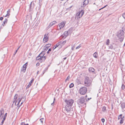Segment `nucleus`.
<instances>
[{
	"label": "nucleus",
	"instance_id": "nucleus-48",
	"mask_svg": "<svg viewBox=\"0 0 125 125\" xmlns=\"http://www.w3.org/2000/svg\"><path fill=\"white\" fill-rule=\"evenodd\" d=\"M21 125H26V124H25V123L24 122H22L21 123Z\"/></svg>",
	"mask_w": 125,
	"mask_h": 125
},
{
	"label": "nucleus",
	"instance_id": "nucleus-58",
	"mask_svg": "<svg viewBox=\"0 0 125 125\" xmlns=\"http://www.w3.org/2000/svg\"><path fill=\"white\" fill-rule=\"evenodd\" d=\"M6 118H3V119L2 120V121H5V119H6Z\"/></svg>",
	"mask_w": 125,
	"mask_h": 125
},
{
	"label": "nucleus",
	"instance_id": "nucleus-15",
	"mask_svg": "<svg viewBox=\"0 0 125 125\" xmlns=\"http://www.w3.org/2000/svg\"><path fill=\"white\" fill-rule=\"evenodd\" d=\"M89 71L90 72H92L93 73H95L94 72V69L92 67H90L89 69Z\"/></svg>",
	"mask_w": 125,
	"mask_h": 125
},
{
	"label": "nucleus",
	"instance_id": "nucleus-60",
	"mask_svg": "<svg viewBox=\"0 0 125 125\" xmlns=\"http://www.w3.org/2000/svg\"><path fill=\"white\" fill-rule=\"evenodd\" d=\"M47 37V36L46 35V34H45L44 36V38H46L47 37Z\"/></svg>",
	"mask_w": 125,
	"mask_h": 125
},
{
	"label": "nucleus",
	"instance_id": "nucleus-25",
	"mask_svg": "<svg viewBox=\"0 0 125 125\" xmlns=\"http://www.w3.org/2000/svg\"><path fill=\"white\" fill-rule=\"evenodd\" d=\"M122 114L118 116V120L121 119V118H124V116L122 117Z\"/></svg>",
	"mask_w": 125,
	"mask_h": 125
},
{
	"label": "nucleus",
	"instance_id": "nucleus-54",
	"mask_svg": "<svg viewBox=\"0 0 125 125\" xmlns=\"http://www.w3.org/2000/svg\"><path fill=\"white\" fill-rule=\"evenodd\" d=\"M24 65H25V66H26L27 67L28 65V62H26L25 64H24Z\"/></svg>",
	"mask_w": 125,
	"mask_h": 125
},
{
	"label": "nucleus",
	"instance_id": "nucleus-61",
	"mask_svg": "<svg viewBox=\"0 0 125 125\" xmlns=\"http://www.w3.org/2000/svg\"><path fill=\"white\" fill-rule=\"evenodd\" d=\"M40 65V63H39L38 62L37 63V64H36V65H37V66H39V65Z\"/></svg>",
	"mask_w": 125,
	"mask_h": 125
},
{
	"label": "nucleus",
	"instance_id": "nucleus-1",
	"mask_svg": "<svg viewBox=\"0 0 125 125\" xmlns=\"http://www.w3.org/2000/svg\"><path fill=\"white\" fill-rule=\"evenodd\" d=\"M124 32L123 30H120L118 32L117 36L121 42H122L124 39Z\"/></svg>",
	"mask_w": 125,
	"mask_h": 125
},
{
	"label": "nucleus",
	"instance_id": "nucleus-40",
	"mask_svg": "<svg viewBox=\"0 0 125 125\" xmlns=\"http://www.w3.org/2000/svg\"><path fill=\"white\" fill-rule=\"evenodd\" d=\"M55 100V98L54 97V101H53V102L51 104V105H54V101Z\"/></svg>",
	"mask_w": 125,
	"mask_h": 125
},
{
	"label": "nucleus",
	"instance_id": "nucleus-55",
	"mask_svg": "<svg viewBox=\"0 0 125 125\" xmlns=\"http://www.w3.org/2000/svg\"><path fill=\"white\" fill-rule=\"evenodd\" d=\"M52 26V25L51 23L49 25L48 27H51Z\"/></svg>",
	"mask_w": 125,
	"mask_h": 125
},
{
	"label": "nucleus",
	"instance_id": "nucleus-47",
	"mask_svg": "<svg viewBox=\"0 0 125 125\" xmlns=\"http://www.w3.org/2000/svg\"><path fill=\"white\" fill-rule=\"evenodd\" d=\"M125 86L124 85H122V88L123 89H124Z\"/></svg>",
	"mask_w": 125,
	"mask_h": 125
},
{
	"label": "nucleus",
	"instance_id": "nucleus-18",
	"mask_svg": "<svg viewBox=\"0 0 125 125\" xmlns=\"http://www.w3.org/2000/svg\"><path fill=\"white\" fill-rule=\"evenodd\" d=\"M8 20L7 19H5V20L3 21V23L2 24V25L3 26H4L5 25V24L7 23Z\"/></svg>",
	"mask_w": 125,
	"mask_h": 125
},
{
	"label": "nucleus",
	"instance_id": "nucleus-30",
	"mask_svg": "<svg viewBox=\"0 0 125 125\" xmlns=\"http://www.w3.org/2000/svg\"><path fill=\"white\" fill-rule=\"evenodd\" d=\"M4 109L1 108V110H0V113H4Z\"/></svg>",
	"mask_w": 125,
	"mask_h": 125
},
{
	"label": "nucleus",
	"instance_id": "nucleus-32",
	"mask_svg": "<svg viewBox=\"0 0 125 125\" xmlns=\"http://www.w3.org/2000/svg\"><path fill=\"white\" fill-rule=\"evenodd\" d=\"M106 107L105 106H104L102 108V111L104 112L105 111Z\"/></svg>",
	"mask_w": 125,
	"mask_h": 125
},
{
	"label": "nucleus",
	"instance_id": "nucleus-10",
	"mask_svg": "<svg viewBox=\"0 0 125 125\" xmlns=\"http://www.w3.org/2000/svg\"><path fill=\"white\" fill-rule=\"evenodd\" d=\"M71 106L66 105L65 106V109L67 112L70 111L71 110Z\"/></svg>",
	"mask_w": 125,
	"mask_h": 125
},
{
	"label": "nucleus",
	"instance_id": "nucleus-31",
	"mask_svg": "<svg viewBox=\"0 0 125 125\" xmlns=\"http://www.w3.org/2000/svg\"><path fill=\"white\" fill-rule=\"evenodd\" d=\"M26 70V67L25 68H22L21 69V71L24 73L25 72Z\"/></svg>",
	"mask_w": 125,
	"mask_h": 125
},
{
	"label": "nucleus",
	"instance_id": "nucleus-28",
	"mask_svg": "<svg viewBox=\"0 0 125 125\" xmlns=\"http://www.w3.org/2000/svg\"><path fill=\"white\" fill-rule=\"evenodd\" d=\"M79 16H78L77 14H76L75 16V19L76 20H78L79 19H80V17H79Z\"/></svg>",
	"mask_w": 125,
	"mask_h": 125
},
{
	"label": "nucleus",
	"instance_id": "nucleus-50",
	"mask_svg": "<svg viewBox=\"0 0 125 125\" xmlns=\"http://www.w3.org/2000/svg\"><path fill=\"white\" fill-rule=\"evenodd\" d=\"M36 60H40V58H39V57H37L36 58Z\"/></svg>",
	"mask_w": 125,
	"mask_h": 125
},
{
	"label": "nucleus",
	"instance_id": "nucleus-13",
	"mask_svg": "<svg viewBox=\"0 0 125 125\" xmlns=\"http://www.w3.org/2000/svg\"><path fill=\"white\" fill-rule=\"evenodd\" d=\"M89 3V0H85L83 2V6H81L82 7H84Z\"/></svg>",
	"mask_w": 125,
	"mask_h": 125
},
{
	"label": "nucleus",
	"instance_id": "nucleus-19",
	"mask_svg": "<svg viewBox=\"0 0 125 125\" xmlns=\"http://www.w3.org/2000/svg\"><path fill=\"white\" fill-rule=\"evenodd\" d=\"M34 6V4L33 2H32L30 4L29 8L30 9H31V7L32 8H33Z\"/></svg>",
	"mask_w": 125,
	"mask_h": 125
},
{
	"label": "nucleus",
	"instance_id": "nucleus-46",
	"mask_svg": "<svg viewBox=\"0 0 125 125\" xmlns=\"http://www.w3.org/2000/svg\"><path fill=\"white\" fill-rule=\"evenodd\" d=\"M107 5H106L105 6H104V7H102V8H101L99 10H101L102 9L105 8V7H106L107 6Z\"/></svg>",
	"mask_w": 125,
	"mask_h": 125
},
{
	"label": "nucleus",
	"instance_id": "nucleus-39",
	"mask_svg": "<svg viewBox=\"0 0 125 125\" xmlns=\"http://www.w3.org/2000/svg\"><path fill=\"white\" fill-rule=\"evenodd\" d=\"M7 113H6L4 115V116L3 117V118H6L7 116Z\"/></svg>",
	"mask_w": 125,
	"mask_h": 125
},
{
	"label": "nucleus",
	"instance_id": "nucleus-43",
	"mask_svg": "<svg viewBox=\"0 0 125 125\" xmlns=\"http://www.w3.org/2000/svg\"><path fill=\"white\" fill-rule=\"evenodd\" d=\"M92 99L91 98H88L87 99H86V101H88L90 99Z\"/></svg>",
	"mask_w": 125,
	"mask_h": 125
},
{
	"label": "nucleus",
	"instance_id": "nucleus-38",
	"mask_svg": "<svg viewBox=\"0 0 125 125\" xmlns=\"http://www.w3.org/2000/svg\"><path fill=\"white\" fill-rule=\"evenodd\" d=\"M81 46V45L80 44L79 46H78L76 48V49H78L80 48Z\"/></svg>",
	"mask_w": 125,
	"mask_h": 125
},
{
	"label": "nucleus",
	"instance_id": "nucleus-23",
	"mask_svg": "<svg viewBox=\"0 0 125 125\" xmlns=\"http://www.w3.org/2000/svg\"><path fill=\"white\" fill-rule=\"evenodd\" d=\"M48 40V37L46 38H44L43 39V41L44 42H46Z\"/></svg>",
	"mask_w": 125,
	"mask_h": 125
},
{
	"label": "nucleus",
	"instance_id": "nucleus-57",
	"mask_svg": "<svg viewBox=\"0 0 125 125\" xmlns=\"http://www.w3.org/2000/svg\"><path fill=\"white\" fill-rule=\"evenodd\" d=\"M48 51L51 52V48H49L48 50Z\"/></svg>",
	"mask_w": 125,
	"mask_h": 125
},
{
	"label": "nucleus",
	"instance_id": "nucleus-63",
	"mask_svg": "<svg viewBox=\"0 0 125 125\" xmlns=\"http://www.w3.org/2000/svg\"><path fill=\"white\" fill-rule=\"evenodd\" d=\"M17 50H16L15 52V53L14 54V55H15V54L17 52Z\"/></svg>",
	"mask_w": 125,
	"mask_h": 125
},
{
	"label": "nucleus",
	"instance_id": "nucleus-42",
	"mask_svg": "<svg viewBox=\"0 0 125 125\" xmlns=\"http://www.w3.org/2000/svg\"><path fill=\"white\" fill-rule=\"evenodd\" d=\"M43 120H44L43 118H42L41 119H40V120L41 122L42 123H43V121H42Z\"/></svg>",
	"mask_w": 125,
	"mask_h": 125
},
{
	"label": "nucleus",
	"instance_id": "nucleus-5",
	"mask_svg": "<svg viewBox=\"0 0 125 125\" xmlns=\"http://www.w3.org/2000/svg\"><path fill=\"white\" fill-rule=\"evenodd\" d=\"M65 102L66 104V105L72 106L74 103V100L72 99H70L68 100H66Z\"/></svg>",
	"mask_w": 125,
	"mask_h": 125
},
{
	"label": "nucleus",
	"instance_id": "nucleus-53",
	"mask_svg": "<svg viewBox=\"0 0 125 125\" xmlns=\"http://www.w3.org/2000/svg\"><path fill=\"white\" fill-rule=\"evenodd\" d=\"M3 116H0V119H2Z\"/></svg>",
	"mask_w": 125,
	"mask_h": 125
},
{
	"label": "nucleus",
	"instance_id": "nucleus-34",
	"mask_svg": "<svg viewBox=\"0 0 125 125\" xmlns=\"http://www.w3.org/2000/svg\"><path fill=\"white\" fill-rule=\"evenodd\" d=\"M45 51H43L40 53H42L41 55H41V56H43L45 55Z\"/></svg>",
	"mask_w": 125,
	"mask_h": 125
},
{
	"label": "nucleus",
	"instance_id": "nucleus-22",
	"mask_svg": "<svg viewBox=\"0 0 125 125\" xmlns=\"http://www.w3.org/2000/svg\"><path fill=\"white\" fill-rule=\"evenodd\" d=\"M121 106L122 109L125 108V103H122L121 104Z\"/></svg>",
	"mask_w": 125,
	"mask_h": 125
},
{
	"label": "nucleus",
	"instance_id": "nucleus-8",
	"mask_svg": "<svg viewBox=\"0 0 125 125\" xmlns=\"http://www.w3.org/2000/svg\"><path fill=\"white\" fill-rule=\"evenodd\" d=\"M65 23L63 21L61 22L60 23L58 24V27H59L58 28V30H59L64 27L65 25Z\"/></svg>",
	"mask_w": 125,
	"mask_h": 125
},
{
	"label": "nucleus",
	"instance_id": "nucleus-64",
	"mask_svg": "<svg viewBox=\"0 0 125 125\" xmlns=\"http://www.w3.org/2000/svg\"><path fill=\"white\" fill-rule=\"evenodd\" d=\"M0 116H3V115L4 113H0Z\"/></svg>",
	"mask_w": 125,
	"mask_h": 125
},
{
	"label": "nucleus",
	"instance_id": "nucleus-52",
	"mask_svg": "<svg viewBox=\"0 0 125 125\" xmlns=\"http://www.w3.org/2000/svg\"><path fill=\"white\" fill-rule=\"evenodd\" d=\"M3 19V17H1L0 18V20L1 21Z\"/></svg>",
	"mask_w": 125,
	"mask_h": 125
},
{
	"label": "nucleus",
	"instance_id": "nucleus-11",
	"mask_svg": "<svg viewBox=\"0 0 125 125\" xmlns=\"http://www.w3.org/2000/svg\"><path fill=\"white\" fill-rule=\"evenodd\" d=\"M84 11L83 10H81V11L77 13L76 14H77L78 16H79V17H81L83 15L84 13Z\"/></svg>",
	"mask_w": 125,
	"mask_h": 125
},
{
	"label": "nucleus",
	"instance_id": "nucleus-24",
	"mask_svg": "<svg viewBox=\"0 0 125 125\" xmlns=\"http://www.w3.org/2000/svg\"><path fill=\"white\" fill-rule=\"evenodd\" d=\"M18 96V95L16 94L14 96V99H15L14 101H13V103H14L15 102H16V100L17 99V97Z\"/></svg>",
	"mask_w": 125,
	"mask_h": 125
},
{
	"label": "nucleus",
	"instance_id": "nucleus-62",
	"mask_svg": "<svg viewBox=\"0 0 125 125\" xmlns=\"http://www.w3.org/2000/svg\"><path fill=\"white\" fill-rule=\"evenodd\" d=\"M122 30H123V31H125V29L124 28V27H123L122 28Z\"/></svg>",
	"mask_w": 125,
	"mask_h": 125
},
{
	"label": "nucleus",
	"instance_id": "nucleus-36",
	"mask_svg": "<svg viewBox=\"0 0 125 125\" xmlns=\"http://www.w3.org/2000/svg\"><path fill=\"white\" fill-rule=\"evenodd\" d=\"M52 25L55 24L56 23V22L55 21H54L52 22H51Z\"/></svg>",
	"mask_w": 125,
	"mask_h": 125
},
{
	"label": "nucleus",
	"instance_id": "nucleus-45",
	"mask_svg": "<svg viewBox=\"0 0 125 125\" xmlns=\"http://www.w3.org/2000/svg\"><path fill=\"white\" fill-rule=\"evenodd\" d=\"M24 102V100L22 101V102L21 103V104L19 106V107L20 106H21V105Z\"/></svg>",
	"mask_w": 125,
	"mask_h": 125
},
{
	"label": "nucleus",
	"instance_id": "nucleus-9",
	"mask_svg": "<svg viewBox=\"0 0 125 125\" xmlns=\"http://www.w3.org/2000/svg\"><path fill=\"white\" fill-rule=\"evenodd\" d=\"M51 45L50 44H46L43 47L44 51H46L51 46Z\"/></svg>",
	"mask_w": 125,
	"mask_h": 125
},
{
	"label": "nucleus",
	"instance_id": "nucleus-59",
	"mask_svg": "<svg viewBox=\"0 0 125 125\" xmlns=\"http://www.w3.org/2000/svg\"><path fill=\"white\" fill-rule=\"evenodd\" d=\"M6 118H3V119L2 120V121H5V119H6Z\"/></svg>",
	"mask_w": 125,
	"mask_h": 125
},
{
	"label": "nucleus",
	"instance_id": "nucleus-44",
	"mask_svg": "<svg viewBox=\"0 0 125 125\" xmlns=\"http://www.w3.org/2000/svg\"><path fill=\"white\" fill-rule=\"evenodd\" d=\"M101 120L102 122L103 123H104L105 121V120L104 118H102Z\"/></svg>",
	"mask_w": 125,
	"mask_h": 125
},
{
	"label": "nucleus",
	"instance_id": "nucleus-20",
	"mask_svg": "<svg viewBox=\"0 0 125 125\" xmlns=\"http://www.w3.org/2000/svg\"><path fill=\"white\" fill-rule=\"evenodd\" d=\"M93 56L96 58H97L98 57V53L97 52H95L93 54Z\"/></svg>",
	"mask_w": 125,
	"mask_h": 125
},
{
	"label": "nucleus",
	"instance_id": "nucleus-27",
	"mask_svg": "<svg viewBox=\"0 0 125 125\" xmlns=\"http://www.w3.org/2000/svg\"><path fill=\"white\" fill-rule=\"evenodd\" d=\"M110 42V40L109 39H107V41L106 42V44L107 45H109V44Z\"/></svg>",
	"mask_w": 125,
	"mask_h": 125
},
{
	"label": "nucleus",
	"instance_id": "nucleus-4",
	"mask_svg": "<svg viewBox=\"0 0 125 125\" xmlns=\"http://www.w3.org/2000/svg\"><path fill=\"white\" fill-rule=\"evenodd\" d=\"M84 82L85 85L86 86L90 85L91 84L90 81L89 80V78L88 77H86L85 78Z\"/></svg>",
	"mask_w": 125,
	"mask_h": 125
},
{
	"label": "nucleus",
	"instance_id": "nucleus-14",
	"mask_svg": "<svg viewBox=\"0 0 125 125\" xmlns=\"http://www.w3.org/2000/svg\"><path fill=\"white\" fill-rule=\"evenodd\" d=\"M40 62H42L45 61L46 58V57L45 56H41L40 57Z\"/></svg>",
	"mask_w": 125,
	"mask_h": 125
},
{
	"label": "nucleus",
	"instance_id": "nucleus-41",
	"mask_svg": "<svg viewBox=\"0 0 125 125\" xmlns=\"http://www.w3.org/2000/svg\"><path fill=\"white\" fill-rule=\"evenodd\" d=\"M122 16L125 19V12L122 14Z\"/></svg>",
	"mask_w": 125,
	"mask_h": 125
},
{
	"label": "nucleus",
	"instance_id": "nucleus-29",
	"mask_svg": "<svg viewBox=\"0 0 125 125\" xmlns=\"http://www.w3.org/2000/svg\"><path fill=\"white\" fill-rule=\"evenodd\" d=\"M48 67H47L45 68L44 70L43 71V73H42V75L44 73L47 71V70H48Z\"/></svg>",
	"mask_w": 125,
	"mask_h": 125
},
{
	"label": "nucleus",
	"instance_id": "nucleus-16",
	"mask_svg": "<svg viewBox=\"0 0 125 125\" xmlns=\"http://www.w3.org/2000/svg\"><path fill=\"white\" fill-rule=\"evenodd\" d=\"M34 81L33 79H32L31 81L29 83L28 85L26 87V88H29V87L31 85L32 83Z\"/></svg>",
	"mask_w": 125,
	"mask_h": 125
},
{
	"label": "nucleus",
	"instance_id": "nucleus-17",
	"mask_svg": "<svg viewBox=\"0 0 125 125\" xmlns=\"http://www.w3.org/2000/svg\"><path fill=\"white\" fill-rule=\"evenodd\" d=\"M61 41L57 43L54 46V47H55V48H54V49H55L57 47L59 46V47H60V45H61Z\"/></svg>",
	"mask_w": 125,
	"mask_h": 125
},
{
	"label": "nucleus",
	"instance_id": "nucleus-6",
	"mask_svg": "<svg viewBox=\"0 0 125 125\" xmlns=\"http://www.w3.org/2000/svg\"><path fill=\"white\" fill-rule=\"evenodd\" d=\"M117 45L116 44L112 43L108 46V48L109 49L115 50L116 48H117Z\"/></svg>",
	"mask_w": 125,
	"mask_h": 125
},
{
	"label": "nucleus",
	"instance_id": "nucleus-26",
	"mask_svg": "<svg viewBox=\"0 0 125 125\" xmlns=\"http://www.w3.org/2000/svg\"><path fill=\"white\" fill-rule=\"evenodd\" d=\"M10 9L9 10L7 11V13L6 15L5 16V17H6L7 16H9L10 15Z\"/></svg>",
	"mask_w": 125,
	"mask_h": 125
},
{
	"label": "nucleus",
	"instance_id": "nucleus-51",
	"mask_svg": "<svg viewBox=\"0 0 125 125\" xmlns=\"http://www.w3.org/2000/svg\"><path fill=\"white\" fill-rule=\"evenodd\" d=\"M25 66V65L24 64L22 68H25L26 67V69L27 67L26 66Z\"/></svg>",
	"mask_w": 125,
	"mask_h": 125
},
{
	"label": "nucleus",
	"instance_id": "nucleus-56",
	"mask_svg": "<svg viewBox=\"0 0 125 125\" xmlns=\"http://www.w3.org/2000/svg\"><path fill=\"white\" fill-rule=\"evenodd\" d=\"M4 121H2L1 122V124L0 125H3V123H4Z\"/></svg>",
	"mask_w": 125,
	"mask_h": 125
},
{
	"label": "nucleus",
	"instance_id": "nucleus-35",
	"mask_svg": "<svg viewBox=\"0 0 125 125\" xmlns=\"http://www.w3.org/2000/svg\"><path fill=\"white\" fill-rule=\"evenodd\" d=\"M124 119L123 118H121V119H120V124H122L123 123Z\"/></svg>",
	"mask_w": 125,
	"mask_h": 125
},
{
	"label": "nucleus",
	"instance_id": "nucleus-49",
	"mask_svg": "<svg viewBox=\"0 0 125 125\" xmlns=\"http://www.w3.org/2000/svg\"><path fill=\"white\" fill-rule=\"evenodd\" d=\"M41 54L42 53H40L37 57H41V55H41Z\"/></svg>",
	"mask_w": 125,
	"mask_h": 125
},
{
	"label": "nucleus",
	"instance_id": "nucleus-2",
	"mask_svg": "<svg viewBox=\"0 0 125 125\" xmlns=\"http://www.w3.org/2000/svg\"><path fill=\"white\" fill-rule=\"evenodd\" d=\"M85 100V98L84 97H82L77 101V104L79 105H80L82 106V105L84 104L86 105V104L84 103V102Z\"/></svg>",
	"mask_w": 125,
	"mask_h": 125
},
{
	"label": "nucleus",
	"instance_id": "nucleus-3",
	"mask_svg": "<svg viewBox=\"0 0 125 125\" xmlns=\"http://www.w3.org/2000/svg\"><path fill=\"white\" fill-rule=\"evenodd\" d=\"M87 91V88L85 87H83L80 89L79 90V93L81 94L84 95L86 93Z\"/></svg>",
	"mask_w": 125,
	"mask_h": 125
},
{
	"label": "nucleus",
	"instance_id": "nucleus-7",
	"mask_svg": "<svg viewBox=\"0 0 125 125\" xmlns=\"http://www.w3.org/2000/svg\"><path fill=\"white\" fill-rule=\"evenodd\" d=\"M25 99V97L24 96L22 97L21 98H19L16 101V102H15V105H18V106L19 103L21 101V100L22 99H24V101Z\"/></svg>",
	"mask_w": 125,
	"mask_h": 125
},
{
	"label": "nucleus",
	"instance_id": "nucleus-12",
	"mask_svg": "<svg viewBox=\"0 0 125 125\" xmlns=\"http://www.w3.org/2000/svg\"><path fill=\"white\" fill-rule=\"evenodd\" d=\"M68 34V32L67 31H65L64 33V34L62 35V38H65L67 36Z\"/></svg>",
	"mask_w": 125,
	"mask_h": 125
},
{
	"label": "nucleus",
	"instance_id": "nucleus-21",
	"mask_svg": "<svg viewBox=\"0 0 125 125\" xmlns=\"http://www.w3.org/2000/svg\"><path fill=\"white\" fill-rule=\"evenodd\" d=\"M66 42V41H63V42H61V45H60V48L62 47L63 45H64Z\"/></svg>",
	"mask_w": 125,
	"mask_h": 125
},
{
	"label": "nucleus",
	"instance_id": "nucleus-37",
	"mask_svg": "<svg viewBox=\"0 0 125 125\" xmlns=\"http://www.w3.org/2000/svg\"><path fill=\"white\" fill-rule=\"evenodd\" d=\"M70 78V77L69 76H68L67 78L65 80V81H66L67 80H69V79Z\"/></svg>",
	"mask_w": 125,
	"mask_h": 125
},
{
	"label": "nucleus",
	"instance_id": "nucleus-33",
	"mask_svg": "<svg viewBox=\"0 0 125 125\" xmlns=\"http://www.w3.org/2000/svg\"><path fill=\"white\" fill-rule=\"evenodd\" d=\"M74 86V84L73 83H72L70 84V85H69V88H71L73 87Z\"/></svg>",
	"mask_w": 125,
	"mask_h": 125
}]
</instances>
